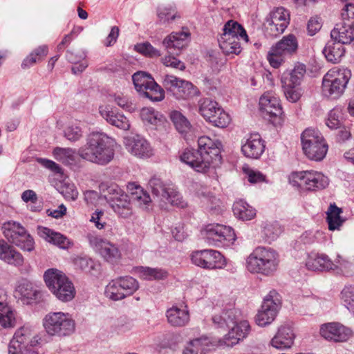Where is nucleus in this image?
Wrapping results in <instances>:
<instances>
[{
  "mask_svg": "<svg viewBox=\"0 0 354 354\" xmlns=\"http://www.w3.org/2000/svg\"><path fill=\"white\" fill-rule=\"evenodd\" d=\"M38 234L46 241L53 243L62 249H68L73 245V242L66 236L55 232L46 227H39Z\"/></svg>",
  "mask_w": 354,
  "mask_h": 354,
  "instance_id": "32",
  "label": "nucleus"
},
{
  "mask_svg": "<svg viewBox=\"0 0 354 354\" xmlns=\"http://www.w3.org/2000/svg\"><path fill=\"white\" fill-rule=\"evenodd\" d=\"M198 103L199 113L206 121L219 128H225L230 124V115L216 101L203 98Z\"/></svg>",
  "mask_w": 354,
  "mask_h": 354,
  "instance_id": "11",
  "label": "nucleus"
},
{
  "mask_svg": "<svg viewBox=\"0 0 354 354\" xmlns=\"http://www.w3.org/2000/svg\"><path fill=\"white\" fill-rule=\"evenodd\" d=\"M86 238L90 246L106 261L114 263L120 259V252L115 245L94 234H88Z\"/></svg>",
  "mask_w": 354,
  "mask_h": 354,
  "instance_id": "19",
  "label": "nucleus"
},
{
  "mask_svg": "<svg viewBox=\"0 0 354 354\" xmlns=\"http://www.w3.org/2000/svg\"><path fill=\"white\" fill-rule=\"evenodd\" d=\"M354 28L344 21L342 25H337L330 32L332 41L342 45L350 44L354 39Z\"/></svg>",
  "mask_w": 354,
  "mask_h": 354,
  "instance_id": "34",
  "label": "nucleus"
},
{
  "mask_svg": "<svg viewBox=\"0 0 354 354\" xmlns=\"http://www.w3.org/2000/svg\"><path fill=\"white\" fill-rule=\"evenodd\" d=\"M341 299L346 308L354 315V286H346L341 292Z\"/></svg>",
  "mask_w": 354,
  "mask_h": 354,
  "instance_id": "51",
  "label": "nucleus"
},
{
  "mask_svg": "<svg viewBox=\"0 0 354 354\" xmlns=\"http://www.w3.org/2000/svg\"><path fill=\"white\" fill-rule=\"evenodd\" d=\"M109 101L114 102L118 106L130 113H133L136 110V106L132 103V102L121 93H115L113 95H110Z\"/></svg>",
  "mask_w": 354,
  "mask_h": 354,
  "instance_id": "50",
  "label": "nucleus"
},
{
  "mask_svg": "<svg viewBox=\"0 0 354 354\" xmlns=\"http://www.w3.org/2000/svg\"><path fill=\"white\" fill-rule=\"evenodd\" d=\"M43 326L48 335L59 337L71 335L75 331V321L72 315L51 312L43 319Z\"/></svg>",
  "mask_w": 354,
  "mask_h": 354,
  "instance_id": "5",
  "label": "nucleus"
},
{
  "mask_svg": "<svg viewBox=\"0 0 354 354\" xmlns=\"http://www.w3.org/2000/svg\"><path fill=\"white\" fill-rule=\"evenodd\" d=\"M259 111L263 117L274 126L283 122V112L279 97L266 92L259 98Z\"/></svg>",
  "mask_w": 354,
  "mask_h": 354,
  "instance_id": "14",
  "label": "nucleus"
},
{
  "mask_svg": "<svg viewBox=\"0 0 354 354\" xmlns=\"http://www.w3.org/2000/svg\"><path fill=\"white\" fill-rule=\"evenodd\" d=\"M162 201L181 208H183L187 205L186 202L183 199L180 194L172 187L169 190L165 197V200Z\"/></svg>",
  "mask_w": 354,
  "mask_h": 354,
  "instance_id": "52",
  "label": "nucleus"
},
{
  "mask_svg": "<svg viewBox=\"0 0 354 354\" xmlns=\"http://www.w3.org/2000/svg\"><path fill=\"white\" fill-rule=\"evenodd\" d=\"M191 40V33L187 28L182 30L172 32L162 40V45L169 53L179 55L185 48Z\"/></svg>",
  "mask_w": 354,
  "mask_h": 354,
  "instance_id": "23",
  "label": "nucleus"
},
{
  "mask_svg": "<svg viewBox=\"0 0 354 354\" xmlns=\"http://www.w3.org/2000/svg\"><path fill=\"white\" fill-rule=\"evenodd\" d=\"M158 16L162 24H170L176 19L180 17L177 11L170 8H165L160 10Z\"/></svg>",
  "mask_w": 354,
  "mask_h": 354,
  "instance_id": "56",
  "label": "nucleus"
},
{
  "mask_svg": "<svg viewBox=\"0 0 354 354\" xmlns=\"http://www.w3.org/2000/svg\"><path fill=\"white\" fill-rule=\"evenodd\" d=\"M341 15L344 21L354 28V4H346L342 10Z\"/></svg>",
  "mask_w": 354,
  "mask_h": 354,
  "instance_id": "60",
  "label": "nucleus"
},
{
  "mask_svg": "<svg viewBox=\"0 0 354 354\" xmlns=\"http://www.w3.org/2000/svg\"><path fill=\"white\" fill-rule=\"evenodd\" d=\"M140 95L149 99L152 102L162 101L165 97V90H137Z\"/></svg>",
  "mask_w": 354,
  "mask_h": 354,
  "instance_id": "58",
  "label": "nucleus"
},
{
  "mask_svg": "<svg viewBox=\"0 0 354 354\" xmlns=\"http://www.w3.org/2000/svg\"><path fill=\"white\" fill-rule=\"evenodd\" d=\"M351 77V72L347 68L329 71L324 76L322 84L328 88H345Z\"/></svg>",
  "mask_w": 354,
  "mask_h": 354,
  "instance_id": "26",
  "label": "nucleus"
},
{
  "mask_svg": "<svg viewBox=\"0 0 354 354\" xmlns=\"http://www.w3.org/2000/svg\"><path fill=\"white\" fill-rule=\"evenodd\" d=\"M340 112L337 109L331 110L328 115L326 124L331 129H335L339 127L341 124Z\"/></svg>",
  "mask_w": 354,
  "mask_h": 354,
  "instance_id": "59",
  "label": "nucleus"
},
{
  "mask_svg": "<svg viewBox=\"0 0 354 354\" xmlns=\"http://www.w3.org/2000/svg\"><path fill=\"white\" fill-rule=\"evenodd\" d=\"M135 48L138 53L149 57H158L161 55L160 51L149 42L138 44Z\"/></svg>",
  "mask_w": 354,
  "mask_h": 354,
  "instance_id": "55",
  "label": "nucleus"
},
{
  "mask_svg": "<svg viewBox=\"0 0 354 354\" xmlns=\"http://www.w3.org/2000/svg\"><path fill=\"white\" fill-rule=\"evenodd\" d=\"M193 264L200 268L214 270L223 268L225 259L222 254L214 250H202L193 252L191 255Z\"/></svg>",
  "mask_w": 354,
  "mask_h": 354,
  "instance_id": "17",
  "label": "nucleus"
},
{
  "mask_svg": "<svg viewBox=\"0 0 354 354\" xmlns=\"http://www.w3.org/2000/svg\"><path fill=\"white\" fill-rule=\"evenodd\" d=\"M132 80L136 88H160L151 75L146 72L135 73Z\"/></svg>",
  "mask_w": 354,
  "mask_h": 354,
  "instance_id": "41",
  "label": "nucleus"
},
{
  "mask_svg": "<svg viewBox=\"0 0 354 354\" xmlns=\"http://www.w3.org/2000/svg\"><path fill=\"white\" fill-rule=\"evenodd\" d=\"M0 259L15 266H21L24 261L21 254L4 240H0Z\"/></svg>",
  "mask_w": 354,
  "mask_h": 354,
  "instance_id": "33",
  "label": "nucleus"
},
{
  "mask_svg": "<svg viewBox=\"0 0 354 354\" xmlns=\"http://www.w3.org/2000/svg\"><path fill=\"white\" fill-rule=\"evenodd\" d=\"M169 118L174 123L176 129L181 134H187L192 128V125L187 118L178 111H172Z\"/></svg>",
  "mask_w": 354,
  "mask_h": 354,
  "instance_id": "43",
  "label": "nucleus"
},
{
  "mask_svg": "<svg viewBox=\"0 0 354 354\" xmlns=\"http://www.w3.org/2000/svg\"><path fill=\"white\" fill-rule=\"evenodd\" d=\"M302 149L308 158L320 161L328 151V145L321 133L313 129H307L301 134Z\"/></svg>",
  "mask_w": 354,
  "mask_h": 354,
  "instance_id": "8",
  "label": "nucleus"
},
{
  "mask_svg": "<svg viewBox=\"0 0 354 354\" xmlns=\"http://www.w3.org/2000/svg\"><path fill=\"white\" fill-rule=\"evenodd\" d=\"M202 234L209 245L223 242L232 243L236 240V234L231 227L218 223L207 225L202 231Z\"/></svg>",
  "mask_w": 354,
  "mask_h": 354,
  "instance_id": "18",
  "label": "nucleus"
},
{
  "mask_svg": "<svg viewBox=\"0 0 354 354\" xmlns=\"http://www.w3.org/2000/svg\"><path fill=\"white\" fill-rule=\"evenodd\" d=\"M75 150L72 148L55 147L53 151L54 158L64 165H73L75 160Z\"/></svg>",
  "mask_w": 354,
  "mask_h": 354,
  "instance_id": "44",
  "label": "nucleus"
},
{
  "mask_svg": "<svg viewBox=\"0 0 354 354\" xmlns=\"http://www.w3.org/2000/svg\"><path fill=\"white\" fill-rule=\"evenodd\" d=\"M38 344L37 337L28 327L17 330L8 346V354H38L32 348Z\"/></svg>",
  "mask_w": 354,
  "mask_h": 354,
  "instance_id": "12",
  "label": "nucleus"
},
{
  "mask_svg": "<svg viewBox=\"0 0 354 354\" xmlns=\"http://www.w3.org/2000/svg\"><path fill=\"white\" fill-rule=\"evenodd\" d=\"M164 86L174 88H192L191 82L180 80L173 75H166L164 78Z\"/></svg>",
  "mask_w": 354,
  "mask_h": 354,
  "instance_id": "54",
  "label": "nucleus"
},
{
  "mask_svg": "<svg viewBox=\"0 0 354 354\" xmlns=\"http://www.w3.org/2000/svg\"><path fill=\"white\" fill-rule=\"evenodd\" d=\"M64 135L68 140L76 142L83 137V131L78 124H72L65 128Z\"/></svg>",
  "mask_w": 354,
  "mask_h": 354,
  "instance_id": "53",
  "label": "nucleus"
},
{
  "mask_svg": "<svg viewBox=\"0 0 354 354\" xmlns=\"http://www.w3.org/2000/svg\"><path fill=\"white\" fill-rule=\"evenodd\" d=\"M306 266L313 271H326L334 270L337 266L324 254L311 252L308 255Z\"/></svg>",
  "mask_w": 354,
  "mask_h": 354,
  "instance_id": "29",
  "label": "nucleus"
},
{
  "mask_svg": "<svg viewBox=\"0 0 354 354\" xmlns=\"http://www.w3.org/2000/svg\"><path fill=\"white\" fill-rule=\"evenodd\" d=\"M281 306V296L276 290H270L264 297L261 308L256 315L255 322L257 325L266 326L271 324L274 320Z\"/></svg>",
  "mask_w": 354,
  "mask_h": 354,
  "instance_id": "15",
  "label": "nucleus"
},
{
  "mask_svg": "<svg viewBox=\"0 0 354 354\" xmlns=\"http://www.w3.org/2000/svg\"><path fill=\"white\" fill-rule=\"evenodd\" d=\"M306 66L299 64L295 66L291 72L283 73L281 79L283 88H295L301 86L306 75Z\"/></svg>",
  "mask_w": 354,
  "mask_h": 354,
  "instance_id": "28",
  "label": "nucleus"
},
{
  "mask_svg": "<svg viewBox=\"0 0 354 354\" xmlns=\"http://www.w3.org/2000/svg\"><path fill=\"white\" fill-rule=\"evenodd\" d=\"M99 113L109 124L123 131L130 129L131 124L129 119L123 113L113 111L109 106H100Z\"/></svg>",
  "mask_w": 354,
  "mask_h": 354,
  "instance_id": "24",
  "label": "nucleus"
},
{
  "mask_svg": "<svg viewBox=\"0 0 354 354\" xmlns=\"http://www.w3.org/2000/svg\"><path fill=\"white\" fill-rule=\"evenodd\" d=\"M133 187H135V192H131V200L136 201L140 207L147 208L151 201L150 196L140 186L134 183L130 184L129 188L132 189Z\"/></svg>",
  "mask_w": 354,
  "mask_h": 354,
  "instance_id": "47",
  "label": "nucleus"
},
{
  "mask_svg": "<svg viewBox=\"0 0 354 354\" xmlns=\"http://www.w3.org/2000/svg\"><path fill=\"white\" fill-rule=\"evenodd\" d=\"M178 100H191L201 95L199 90H169Z\"/></svg>",
  "mask_w": 354,
  "mask_h": 354,
  "instance_id": "57",
  "label": "nucleus"
},
{
  "mask_svg": "<svg viewBox=\"0 0 354 354\" xmlns=\"http://www.w3.org/2000/svg\"><path fill=\"white\" fill-rule=\"evenodd\" d=\"M168 322L173 326L181 327L185 326L189 321V314L186 308L173 306L166 312Z\"/></svg>",
  "mask_w": 354,
  "mask_h": 354,
  "instance_id": "35",
  "label": "nucleus"
},
{
  "mask_svg": "<svg viewBox=\"0 0 354 354\" xmlns=\"http://www.w3.org/2000/svg\"><path fill=\"white\" fill-rule=\"evenodd\" d=\"M124 145L131 154L140 158H148L153 155L149 142L140 135L125 137Z\"/></svg>",
  "mask_w": 354,
  "mask_h": 354,
  "instance_id": "22",
  "label": "nucleus"
},
{
  "mask_svg": "<svg viewBox=\"0 0 354 354\" xmlns=\"http://www.w3.org/2000/svg\"><path fill=\"white\" fill-rule=\"evenodd\" d=\"M320 334L326 339L344 342L351 335V330L339 323H328L321 326Z\"/></svg>",
  "mask_w": 354,
  "mask_h": 354,
  "instance_id": "25",
  "label": "nucleus"
},
{
  "mask_svg": "<svg viewBox=\"0 0 354 354\" xmlns=\"http://www.w3.org/2000/svg\"><path fill=\"white\" fill-rule=\"evenodd\" d=\"M221 147L218 140L201 136L198 139L197 149H186L179 158L194 171L206 173L212 166L216 167L221 162Z\"/></svg>",
  "mask_w": 354,
  "mask_h": 354,
  "instance_id": "1",
  "label": "nucleus"
},
{
  "mask_svg": "<svg viewBox=\"0 0 354 354\" xmlns=\"http://www.w3.org/2000/svg\"><path fill=\"white\" fill-rule=\"evenodd\" d=\"M73 264L75 268L86 273L95 269V263L93 260L86 255H78L73 259Z\"/></svg>",
  "mask_w": 354,
  "mask_h": 354,
  "instance_id": "48",
  "label": "nucleus"
},
{
  "mask_svg": "<svg viewBox=\"0 0 354 354\" xmlns=\"http://www.w3.org/2000/svg\"><path fill=\"white\" fill-rule=\"evenodd\" d=\"M226 322V326L229 328V331L223 339L222 342L227 346H233L239 342L243 340L250 331V326L246 320L236 322L234 318L230 319V322Z\"/></svg>",
  "mask_w": 354,
  "mask_h": 354,
  "instance_id": "21",
  "label": "nucleus"
},
{
  "mask_svg": "<svg viewBox=\"0 0 354 354\" xmlns=\"http://www.w3.org/2000/svg\"><path fill=\"white\" fill-rule=\"evenodd\" d=\"M290 183L308 191H317L325 189L329 184V179L322 172L306 170L292 173Z\"/></svg>",
  "mask_w": 354,
  "mask_h": 354,
  "instance_id": "9",
  "label": "nucleus"
},
{
  "mask_svg": "<svg viewBox=\"0 0 354 354\" xmlns=\"http://www.w3.org/2000/svg\"><path fill=\"white\" fill-rule=\"evenodd\" d=\"M212 346L210 339L207 337H202L190 341L183 350V354H204Z\"/></svg>",
  "mask_w": 354,
  "mask_h": 354,
  "instance_id": "37",
  "label": "nucleus"
},
{
  "mask_svg": "<svg viewBox=\"0 0 354 354\" xmlns=\"http://www.w3.org/2000/svg\"><path fill=\"white\" fill-rule=\"evenodd\" d=\"M295 335L291 327L288 326H281L276 335L271 340L273 347L278 349H286L290 348L295 339Z\"/></svg>",
  "mask_w": 354,
  "mask_h": 354,
  "instance_id": "31",
  "label": "nucleus"
},
{
  "mask_svg": "<svg viewBox=\"0 0 354 354\" xmlns=\"http://www.w3.org/2000/svg\"><path fill=\"white\" fill-rule=\"evenodd\" d=\"M233 212L236 217L243 221H250L256 215V210L243 200H239L234 203Z\"/></svg>",
  "mask_w": 354,
  "mask_h": 354,
  "instance_id": "40",
  "label": "nucleus"
},
{
  "mask_svg": "<svg viewBox=\"0 0 354 354\" xmlns=\"http://www.w3.org/2000/svg\"><path fill=\"white\" fill-rule=\"evenodd\" d=\"M149 185L153 194L160 198L161 201L165 200V197L171 189V187H165L161 180L157 178H152L150 179Z\"/></svg>",
  "mask_w": 354,
  "mask_h": 354,
  "instance_id": "49",
  "label": "nucleus"
},
{
  "mask_svg": "<svg viewBox=\"0 0 354 354\" xmlns=\"http://www.w3.org/2000/svg\"><path fill=\"white\" fill-rule=\"evenodd\" d=\"M262 233L267 241L275 240L282 232V228L278 222H263L261 225Z\"/></svg>",
  "mask_w": 354,
  "mask_h": 354,
  "instance_id": "46",
  "label": "nucleus"
},
{
  "mask_svg": "<svg viewBox=\"0 0 354 354\" xmlns=\"http://www.w3.org/2000/svg\"><path fill=\"white\" fill-rule=\"evenodd\" d=\"M117 143L115 139L100 131L86 136V143L78 150L79 156L93 163L105 165L114 158Z\"/></svg>",
  "mask_w": 354,
  "mask_h": 354,
  "instance_id": "2",
  "label": "nucleus"
},
{
  "mask_svg": "<svg viewBox=\"0 0 354 354\" xmlns=\"http://www.w3.org/2000/svg\"><path fill=\"white\" fill-rule=\"evenodd\" d=\"M86 57V53L84 50L74 52L68 50L66 54V59L72 64H77L82 60H84Z\"/></svg>",
  "mask_w": 354,
  "mask_h": 354,
  "instance_id": "62",
  "label": "nucleus"
},
{
  "mask_svg": "<svg viewBox=\"0 0 354 354\" xmlns=\"http://www.w3.org/2000/svg\"><path fill=\"white\" fill-rule=\"evenodd\" d=\"M290 23V13L283 7L274 8L266 17L265 27L270 35L277 36L284 32Z\"/></svg>",
  "mask_w": 354,
  "mask_h": 354,
  "instance_id": "20",
  "label": "nucleus"
},
{
  "mask_svg": "<svg viewBox=\"0 0 354 354\" xmlns=\"http://www.w3.org/2000/svg\"><path fill=\"white\" fill-rule=\"evenodd\" d=\"M138 288L139 283L133 277H120L112 279L106 285L104 295L112 301H119L132 295Z\"/></svg>",
  "mask_w": 354,
  "mask_h": 354,
  "instance_id": "10",
  "label": "nucleus"
},
{
  "mask_svg": "<svg viewBox=\"0 0 354 354\" xmlns=\"http://www.w3.org/2000/svg\"><path fill=\"white\" fill-rule=\"evenodd\" d=\"M15 313L6 303L0 301V326L4 328L15 326Z\"/></svg>",
  "mask_w": 354,
  "mask_h": 354,
  "instance_id": "42",
  "label": "nucleus"
},
{
  "mask_svg": "<svg viewBox=\"0 0 354 354\" xmlns=\"http://www.w3.org/2000/svg\"><path fill=\"white\" fill-rule=\"evenodd\" d=\"M44 279L46 286L59 300L66 302L74 298V286L62 272L54 268L48 269L44 272Z\"/></svg>",
  "mask_w": 354,
  "mask_h": 354,
  "instance_id": "6",
  "label": "nucleus"
},
{
  "mask_svg": "<svg viewBox=\"0 0 354 354\" xmlns=\"http://www.w3.org/2000/svg\"><path fill=\"white\" fill-rule=\"evenodd\" d=\"M2 230L4 236L21 250L28 252L34 250L35 242L32 237L19 223L14 221L5 223Z\"/></svg>",
  "mask_w": 354,
  "mask_h": 354,
  "instance_id": "13",
  "label": "nucleus"
},
{
  "mask_svg": "<svg viewBox=\"0 0 354 354\" xmlns=\"http://www.w3.org/2000/svg\"><path fill=\"white\" fill-rule=\"evenodd\" d=\"M345 48L341 43L329 41L323 50V53L327 61L337 64L341 61L344 55Z\"/></svg>",
  "mask_w": 354,
  "mask_h": 354,
  "instance_id": "36",
  "label": "nucleus"
},
{
  "mask_svg": "<svg viewBox=\"0 0 354 354\" xmlns=\"http://www.w3.org/2000/svg\"><path fill=\"white\" fill-rule=\"evenodd\" d=\"M105 198L112 209L119 216L128 218L133 214L130 197L118 186L109 187L108 194Z\"/></svg>",
  "mask_w": 354,
  "mask_h": 354,
  "instance_id": "16",
  "label": "nucleus"
},
{
  "mask_svg": "<svg viewBox=\"0 0 354 354\" xmlns=\"http://www.w3.org/2000/svg\"><path fill=\"white\" fill-rule=\"evenodd\" d=\"M279 263V254L271 248L257 247L246 259V268L250 272L265 276L272 275Z\"/></svg>",
  "mask_w": 354,
  "mask_h": 354,
  "instance_id": "3",
  "label": "nucleus"
},
{
  "mask_svg": "<svg viewBox=\"0 0 354 354\" xmlns=\"http://www.w3.org/2000/svg\"><path fill=\"white\" fill-rule=\"evenodd\" d=\"M37 162L55 174H61L62 172L59 165L53 160L40 158L37 159Z\"/></svg>",
  "mask_w": 354,
  "mask_h": 354,
  "instance_id": "64",
  "label": "nucleus"
},
{
  "mask_svg": "<svg viewBox=\"0 0 354 354\" xmlns=\"http://www.w3.org/2000/svg\"><path fill=\"white\" fill-rule=\"evenodd\" d=\"M15 296L24 304H30L39 298L40 292L31 282L24 280L17 287Z\"/></svg>",
  "mask_w": 354,
  "mask_h": 354,
  "instance_id": "30",
  "label": "nucleus"
},
{
  "mask_svg": "<svg viewBox=\"0 0 354 354\" xmlns=\"http://www.w3.org/2000/svg\"><path fill=\"white\" fill-rule=\"evenodd\" d=\"M223 31L218 39L222 51L226 55L239 54L241 51L239 40L248 41V36L243 27L238 22L230 20L224 25Z\"/></svg>",
  "mask_w": 354,
  "mask_h": 354,
  "instance_id": "4",
  "label": "nucleus"
},
{
  "mask_svg": "<svg viewBox=\"0 0 354 354\" xmlns=\"http://www.w3.org/2000/svg\"><path fill=\"white\" fill-rule=\"evenodd\" d=\"M140 277L145 280H164L169 276L167 270L162 268H150L140 266L138 268Z\"/></svg>",
  "mask_w": 354,
  "mask_h": 354,
  "instance_id": "39",
  "label": "nucleus"
},
{
  "mask_svg": "<svg viewBox=\"0 0 354 354\" xmlns=\"http://www.w3.org/2000/svg\"><path fill=\"white\" fill-rule=\"evenodd\" d=\"M162 64L166 66H170L180 70L185 68L184 63L171 55H166L162 59Z\"/></svg>",
  "mask_w": 354,
  "mask_h": 354,
  "instance_id": "61",
  "label": "nucleus"
},
{
  "mask_svg": "<svg viewBox=\"0 0 354 354\" xmlns=\"http://www.w3.org/2000/svg\"><path fill=\"white\" fill-rule=\"evenodd\" d=\"M298 47L297 39L293 34L283 36L271 46L268 53L267 59L270 65L274 68H278L288 59L297 53Z\"/></svg>",
  "mask_w": 354,
  "mask_h": 354,
  "instance_id": "7",
  "label": "nucleus"
},
{
  "mask_svg": "<svg viewBox=\"0 0 354 354\" xmlns=\"http://www.w3.org/2000/svg\"><path fill=\"white\" fill-rule=\"evenodd\" d=\"M140 117L144 123L156 127L162 125L166 122L165 117L153 108H142L140 112Z\"/></svg>",
  "mask_w": 354,
  "mask_h": 354,
  "instance_id": "38",
  "label": "nucleus"
},
{
  "mask_svg": "<svg viewBox=\"0 0 354 354\" xmlns=\"http://www.w3.org/2000/svg\"><path fill=\"white\" fill-rule=\"evenodd\" d=\"M264 141L259 133L250 134L241 147L243 155L249 158L258 159L265 150Z\"/></svg>",
  "mask_w": 354,
  "mask_h": 354,
  "instance_id": "27",
  "label": "nucleus"
},
{
  "mask_svg": "<svg viewBox=\"0 0 354 354\" xmlns=\"http://www.w3.org/2000/svg\"><path fill=\"white\" fill-rule=\"evenodd\" d=\"M342 209L335 205H330L327 211V221L330 230L338 229L343 223L344 220L341 218Z\"/></svg>",
  "mask_w": 354,
  "mask_h": 354,
  "instance_id": "45",
  "label": "nucleus"
},
{
  "mask_svg": "<svg viewBox=\"0 0 354 354\" xmlns=\"http://www.w3.org/2000/svg\"><path fill=\"white\" fill-rule=\"evenodd\" d=\"M62 193L66 199L71 201H75L79 194L74 185H66L64 186Z\"/></svg>",
  "mask_w": 354,
  "mask_h": 354,
  "instance_id": "63",
  "label": "nucleus"
}]
</instances>
